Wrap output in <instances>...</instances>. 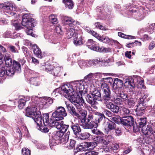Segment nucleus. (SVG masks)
Returning <instances> with one entry per match:
<instances>
[{
    "mask_svg": "<svg viewBox=\"0 0 155 155\" xmlns=\"http://www.w3.org/2000/svg\"><path fill=\"white\" fill-rule=\"evenodd\" d=\"M74 91L73 86L70 84H67L61 87V94L65 97H70V101L75 105L77 109L81 108V106L85 105V103L82 97L78 95H74L73 92Z\"/></svg>",
    "mask_w": 155,
    "mask_h": 155,
    "instance_id": "obj_1",
    "label": "nucleus"
},
{
    "mask_svg": "<svg viewBox=\"0 0 155 155\" xmlns=\"http://www.w3.org/2000/svg\"><path fill=\"white\" fill-rule=\"evenodd\" d=\"M31 15L30 14L24 15L22 16L21 24L27 28L26 33L28 35L35 37V35L33 33L32 30L31 28L35 26L36 23L34 19L31 18Z\"/></svg>",
    "mask_w": 155,
    "mask_h": 155,
    "instance_id": "obj_2",
    "label": "nucleus"
},
{
    "mask_svg": "<svg viewBox=\"0 0 155 155\" xmlns=\"http://www.w3.org/2000/svg\"><path fill=\"white\" fill-rule=\"evenodd\" d=\"M63 136L64 134L60 131H57L52 134L51 138L50 140V146L51 149H54L53 146L57 145L66 143Z\"/></svg>",
    "mask_w": 155,
    "mask_h": 155,
    "instance_id": "obj_3",
    "label": "nucleus"
},
{
    "mask_svg": "<svg viewBox=\"0 0 155 155\" xmlns=\"http://www.w3.org/2000/svg\"><path fill=\"white\" fill-rule=\"evenodd\" d=\"M49 115L48 113L45 114L43 115V121L45 126H49L51 127H54L57 129L61 128L64 122L61 120H56L52 118V117L49 120Z\"/></svg>",
    "mask_w": 155,
    "mask_h": 155,
    "instance_id": "obj_4",
    "label": "nucleus"
},
{
    "mask_svg": "<svg viewBox=\"0 0 155 155\" xmlns=\"http://www.w3.org/2000/svg\"><path fill=\"white\" fill-rule=\"evenodd\" d=\"M139 5L141 7L139 12H136L134 10H130L129 12L130 15H132V16L134 15L135 16L134 17L135 18L137 19L138 21H140L143 19L144 17L143 15L140 13L141 11L142 10L143 13H146L145 11H148L150 6H149L148 4L144 2H140Z\"/></svg>",
    "mask_w": 155,
    "mask_h": 155,
    "instance_id": "obj_5",
    "label": "nucleus"
},
{
    "mask_svg": "<svg viewBox=\"0 0 155 155\" xmlns=\"http://www.w3.org/2000/svg\"><path fill=\"white\" fill-rule=\"evenodd\" d=\"M101 89L103 92V99L105 101L113 100V97L111 95L110 90L106 83L104 82L101 83Z\"/></svg>",
    "mask_w": 155,
    "mask_h": 155,
    "instance_id": "obj_6",
    "label": "nucleus"
},
{
    "mask_svg": "<svg viewBox=\"0 0 155 155\" xmlns=\"http://www.w3.org/2000/svg\"><path fill=\"white\" fill-rule=\"evenodd\" d=\"M56 109L52 114V118L56 120H62L64 117L67 115V113L64 107H56Z\"/></svg>",
    "mask_w": 155,
    "mask_h": 155,
    "instance_id": "obj_7",
    "label": "nucleus"
},
{
    "mask_svg": "<svg viewBox=\"0 0 155 155\" xmlns=\"http://www.w3.org/2000/svg\"><path fill=\"white\" fill-rule=\"evenodd\" d=\"M141 130L144 135L151 138L152 135L155 132V126L152 124H150L147 127H145L141 128Z\"/></svg>",
    "mask_w": 155,
    "mask_h": 155,
    "instance_id": "obj_8",
    "label": "nucleus"
},
{
    "mask_svg": "<svg viewBox=\"0 0 155 155\" xmlns=\"http://www.w3.org/2000/svg\"><path fill=\"white\" fill-rule=\"evenodd\" d=\"M26 115L27 116L31 117H35V116L37 114L38 112H40L38 110L36 105H34L32 104L31 106L27 107L26 110Z\"/></svg>",
    "mask_w": 155,
    "mask_h": 155,
    "instance_id": "obj_9",
    "label": "nucleus"
},
{
    "mask_svg": "<svg viewBox=\"0 0 155 155\" xmlns=\"http://www.w3.org/2000/svg\"><path fill=\"white\" fill-rule=\"evenodd\" d=\"M146 102L140 101H138V104L137 105V108L136 110L137 115L141 116L143 115L145 111V109L147 107Z\"/></svg>",
    "mask_w": 155,
    "mask_h": 155,
    "instance_id": "obj_10",
    "label": "nucleus"
},
{
    "mask_svg": "<svg viewBox=\"0 0 155 155\" xmlns=\"http://www.w3.org/2000/svg\"><path fill=\"white\" fill-rule=\"evenodd\" d=\"M86 81L84 80H81L76 81V90L77 92H79L81 94L84 90L87 87V85Z\"/></svg>",
    "mask_w": 155,
    "mask_h": 155,
    "instance_id": "obj_11",
    "label": "nucleus"
},
{
    "mask_svg": "<svg viewBox=\"0 0 155 155\" xmlns=\"http://www.w3.org/2000/svg\"><path fill=\"white\" fill-rule=\"evenodd\" d=\"M3 8L5 13H6L12 15H14V13L13 12V11L15 10L16 6L12 2H8L5 5L3 6Z\"/></svg>",
    "mask_w": 155,
    "mask_h": 155,
    "instance_id": "obj_12",
    "label": "nucleus"
},
{
    "mask_svg": "<svg viewBox=\"0 0 155 155\" xmlns=\"http://www.w3.org/2000/svg\"><path fill=\"white\" fill-rule=\"evenodd\" d=\"M120 120L121 124L126 126L131 127L133 125L134 119L132 116H123Z\"/></svg>",
    "mask_w": 155,
    "mask_h": 155,
    "instance_id": "obj_13",
    "label": "nucleus"
},
{
    "mask_svg": "<svg viewBox=\"0 0 155 155\" xmlns=\"http://www.w3.org/2000/svg\"><path fill=\"white\" fill-rule=\"evenodd\" d=\"M123 84V82L121 80L117 78L114 79L112 84V87L114 90L115 93L116 91H120L121 90V88Z\"/></svg>",
    "mask_w": 155,
    "mask_h": 155,
    "instance_id": "obj_14",
    "label": "nucleus"
},
{
    "mask_svg": "<svg viewBox=\"0 0 155 155\" xmlns=\"http://www.w3.org/2000/svg\"><path fill=\"white\" fill-rule=\"evenodd\" d=\"M107 127L105 128L104 132L106 134H112L113 130H115L116 124L115 123L112 121L107 123Z\"/></svg>",
    "mask_w": 155,
    "mask_h": 155,
    "instance_id": "obj_15",
    "label": "nucleus"
},
{
    "mask_svg": "<svg viewBox=\"0 0 155 155\" xmlns=\"http://www.w3.org/2000/svg\"><path fill=\"white\" fill-rule=\"evenodd\" d=\"M147 118L144 117L143 118H140L138 120L139 126H134V130L135 131H139L140 130V129L141 128H143L145 127V126L146 124Z\"/></svg>",
    "mask_w": 155,
    "mask_h": 155,
    "instance_id": "obj_16",
    "label": "nucleus"
},
{
    "mask_svg": "<svg viewBox=\"0 0 155 155\" xmlns=\"http://www.w3.org/2000/svg\"><path fill=\"white\" fill-rule=\"evenodd\" d=\"M129 85V91L130 92H132L135 93L136 92L135 90L136 88L135 85L134 84V80L133 78H129L126 82Z\"/></svg>",
    "mask_w": 155,
    "mask_h": 155,
    "instance_id": "obj_17",
    "label": "nucleus"
},
{
    "mask_svg": "<svg viewBox=\"0 0 155 155\" xmlns=\"http://www.w3.org/2000/svg\"><path fill=\"white\" fill-rule=\"evenodd\" d=\"M87 45L88 48L93 51H97L98 46L97 45V43L92 39H89L86 43Z\"/></svg>",
    "mask_w": 155,
    "mask_h": 155,
    "instance_id": "obj_18",
    "label": "nucleus"
},
{
    "mask_svg": "<svg viewBox=\"0 0 155 155\" xmlns=\"http://www.w3.org/2000/svg\"><path fill=\"white\" fill-rule=\"evenodd\" d=\"M66 106V107L68 109V111L73 116H76L77 117H79V114L77 112L74 107L72 105L68 104V103L65 102Z\"/></svg>",
    "mask_w": 155,
    "mask_h": 155,
    "instance_id": "obj_19",
    "label": "nucleus"
},
{
    "mask_svg": "<svg viewBox=\"0 0 155 155\" xmlns=\"http://www.w3.org/2000/svg\"><path fill=\"white\" fill-rule=\"evenodd\" d=\"M30 99V97L28 96L26 97H23L20 98L18 102V108L20 109H22L25 106L26 102L29 101Z\"/></svg>",
    "mask_w": 155,
    "mask_h": 155,
    "instance_id": "obj_20",
    "label": "nucleus"
},
{
    "mask_svg": "<svg viewBox=\"0 0 155 155\" xmlns=\"http://www.w3.org/2000/svg\"><path fill=\"white\" fill-rule=\"evenodd\" d=\"M35 117H33L32 118L38 126H40L41 125H42V123L44 124L43 119L42 120L40 112H38L37 114L35 116Z\"/></svg>",
    "mask_w": 155,
    "mask_h": 155,
    "instance_id": "obj_21",
    "label": "nucleus"
},
{
    "mask_svg": "<svg viewBox=\"0 0 155 155\" xmlns=\"http://www.w3.org/2000/svg\"><path fill=\"white\" fill-rule=\"evenodd\" d=\"M74 38L73 43L75 46H78L83 44V39L81 34H79V35H77Z\"/></svg>",
    "mask_w": 155,
    "mask_h": 155,
    "instance_id": "obj_22",
    "label": "nucleus"
},
{
    "mask_svg": "<svg viewBox=\"0 0 155 155\" xmlns=\"http://www.w3.org/2000/svg\"><path fill=\"white\" fill-rule=\"evenodd\" d=\"M79 32V31L74 28H70L67 33L68 37L69 38H71L72 37L74 38L79 35L78 34Z\"/></svg>",
    "mask_w": 155,
    "mask_h": 155,
    "instance_id": "obj_23",
    "label": "nucleus"
},
{
    "mask_svg": "<svg viewBox=\"0 0 155 155\" xmlns=\"http://www.w3.org/2000/svg\"><path fill=\"white\" fill-rule=\"evenodd\" d=\"M91 95L93 96L94 98L96 100L102 101V99L101 97V93L98 90H95L91 91Z\"/></svg>",
    "mask_w": 155,
    "mask_h": 155,
    "instance_id": "obj_24",
    "label": "nucleus"
},
{
    "mask_svg": "<svg viewBox=\"0 0 155 155\" xmlns=\"http://www.w3.org/2000/svg\"><path fill=\"white\" fill-rule=\"evenodd\" d=\"M86 101L88 103L91 104L92 106L94 107L95 108H96L97 107L95 106V104L97 103V102L96 101L95 99L94 98V97L93 96H92L91 93V94H87L86 97Z\"/></svg>",
    "mask_w": 155,
    "mask_h": 155,
    "instance_id": "obj_25",
    "label": "nucleus"
},
{
    "mask_svg": "<svg viewBox=\"0 0 155 155\" xmlns=\"http://www.w3.org/2000/svg\"><path fill=\"white\" fill-rule=\"evenodd\" d=\"M86 122L84 125V127L86 129H92L93 127H97L98 126L97 123L95 121H85Z\"/></svg>",
    "mask_w": 155,
    "mask_h": 155,
    "instance_id": "obj_26",
    "label": "nucleus"
},
{
    "mask_svg": "<svg viewBox=\"0 0 155 155\" xmlns=\"http://www.w3.org/2000/svg\"><path fill=\"white\" fill-rule=\"evenodd\" d=\"M74 134L77 136L80 135L81 132V130L78 124L75 125L73 124L71 126Z\"/></svg>",
    "mask_w": 155,
    "mask_h": 155,
    "instance_id": "obj_27",
    "label": "nucleus"
},
{
    "mask_svg": "<svg viewBox=\"0 0 155 155\" xmlns=\"http://www.w3.org/2000/svg\"><path fill=\"white\" fill-rule=\"evenodd\" d=\"M33 52L35 54L40 58H42L43 56L41 55V50L36 45H33L32 46Z\"/></svg>",
    "mask_w": 155,
    "mask_h": 155,
    "instance_id": "obj_28",
    "label": "nucleus"
},
{
    "mask_svg": "<svg viewBox=\"0 0 155 155\" xmlns=\"http://www.w3.org/2000/svg\"><path fill=\"white\" fill-rule=\"evenodd\" d=\"M94 140L97 142V145L98 143H101L105 145H107V142L104 139L103 137L96 136L94 138Z\"/></svg>",
    "mask_w": 155,
    "mask_h": 155,
    "instance_id": "obj_29",
    "label": "nucleus"
},
{
    "mask_svg": "<svg viewBox=\"0 0 155 155\" xmlns=\"http://www.w3.org/2000/svg\"><path fill=\"white\" fill-rule=\"evenodd\" d=\"M64 22L65 25H75L78 22L75 21L73 19L70 17H65L64 18Z\"/></svg>",
    "mask_w": 155,
    "mask_h": 155,
    "instance_id": "obj_30",
    "label": "nucleus"
},
{
    "mask_svg": "<svg viewBox=\"0 0 155 155\" xmlns=\"http://www.w3.org/2000/svg\"><path fill=\"white\" fill-rule=\"evenodd\" d=\"M62 70V68L57 66L54 68H52V73L51 74L56 77L60 76L61 75V71Z\"/></svg>",
    "mask_w": 155,
    "mask_h": 155,
    "instance_id": "obj_31",
    "label": "nucleus"
},
{
    "mask_svg": "<svg viewBox=\"0 0 155 155\" xmlns=\"http://www.w3.org/2000/svg\"><path fill=\"white\" fill-rule=\"evenodd\" d=\"M95 122L97 123H100L103 119V118L105 117L104 115L103 114L97 112L95 113Z\"/></svg>",
    "mask_w": 155,
    "mask_h": 155,
    "instance_id": "obj_32",
    "label": "nucleus"
},
{
    "mask_svg": "<svg viewBox=\"0 0 155 155\" xmlns=\"http://www.w3.org/2000/svg\"><path fill=\"white\" fill-rule=\"evenodd\" d=\"M85 145L86 147L87 148H90L91 149H93L97 146V142L94 141L89 142H84L83 143Z\"/></svg>",
    "mask_w": 155,
    "mask_h": 155,
    "instance_id": "obj_33",
    "label": "nucleus"
},
{
    "mask_svg": "<svg viewBox=\"0 0 155 155\" xmlns=\"http://www.w3.org/2000/svg\"><path fill=\"white\" fill-rule=\"evenodd\" d=\"M4 60L6 67H9L12 64V59L9 54L6 55L4 57Z\"/></svg>",
    "mask_w": 155,
    "mask_h": 155,
    "instance_id": "obj_34",
    "label": "nucleus"
},
{
    "mask_svg": "<svg viewBox=\"0 0 155 155\" xmlns=\"http://www.w3.org/2000/svg\"><path fill=\"white\" fill-rule=\"evenodd\" d=\"M13 66L15 71L19 73L21 71V68L20 63L15 60L13 61Z\"/></svg>",
    "mask_w": 155,
    "mask_h": 155,
    "instance_id": "obj_35",
    "label": "nucleus"
},
{
    "mask_svg": "<svg viewBox=\"0 0 155 155\" xmlns=\"http://www.w3.org/2000/svg\"><path fill=\"white\" fill-rule=\"evenodd\" d=\"M63 2L66 8L69 9H72L73 8L74 3L72 0H63Z\"/></svg>",
    "mask_w": 155,
    "mask_h": 155,
    "instance_id": "obj_36",
    "label": "nucleus"
},
{
    "mask_svg": "<svg viewBox=\"0 0 155 155\" xmlns=\"http://www.w3.org/2000/svg\"><path fill=\"white\" fill-rule=\"evenodd\" d=\"M115 93L117 96L120 97L121 99H123L125 101L127 99V95L126 94H124L121 90L116 91H115Z\"/></svg>",
    "mask_w": 155,
    "mask_h": 155,
    "instance_id": "obj_37",
    "label": "nucleus"
},
{
    "mask_svg": "<svg viewBox=\"0 0 155 155\" xmlns=\"http://www.w3.org/2000/svg\"><path fill=\"white\" fill-rule=\"evenodd\" d=\"M127 105L129 108H132L135 104L136 101L133 98H130L127 99Z\"/></svg>",
    "mask_w": 155,
    "mask_h": 155,
    "instance_id": "obj_38",
    "label": "nucleus"
},
{
    "mask_svg": "<svg viewBox=\"0 0 155 155\" xmlns=\"http://www.w3.org/2000/svg\"><path fill=\"white\" fill-rule=\"evenodd\" d=\"M141 93L142 95L141 97L139 99V101H140L143 102H146L147 101H148L149 100V98L148 97V94L147 93H143V94Z\"/></svg>",
    "mask_w": 155,
    "mask_h": 155,
    "instance_id": "obj_39",
    "label": "nucleus"
},
{
    "mask_svg": "<svg viewBox=\"0 0 155 155\" xmlns=\"http://www.w3.org/2000/svg\"><path fill=\"white\" fill-rule=\"evenodd\" d=\"M78 64L80 67L82 69H84L88 67L87 60H80L78 61Z\"/></svg>",
    "mask_w": 155,
    "mask_h": 155,
    "instance_id": "obj_40",
    "label": "nucleus"
},
{
    "mask_svg": "<svg viewBox=\"0 0 155 155\" xmlns=\"http://www.w3.org/2000/svg\"><path fill=\"white\" fill-rule=\"evenodd\" d=\"M38 80V78H31L30 79L31 84L35 86H38L40 84Z\"/></svg>",
    "mask_w": 155,
    "mask_h": 155,
    "instance_id": "obj_41",
    "label": "nucleus"
},
{
    "mask_svg": "<svg viewBox=\"0 0 155 155\" xmlns=\"http://www.w3.org/2000/svg\"><path fill=\"white\" fill-rule=\"evenodd\" d=\"M130 112V110L125 107H122L120 110V114L124 116L129 115Z\"/></svg>",
    "mask_w": 155,
    "mask_h": 155,
    "instance_id": "obj_42",
    "label": "nucleus"
},
{
    "mask_svg": "<svg viewBox=\"0 0 155 155\" xmlns=\"http://www.w3.org/2000/svg\"><path fill=\"white\" fill-rule=\"evenodd\" d=\"M82 106H81V107ZM78 112L80 114H81L83 117V118L82 119V121L85 122L86 121V117L87 115V112L84 110L81 109H78Z\"/></svg>",
    "mask_w": 155,
    "mask_h": 155,
    "instance_id": "obj_43",
    "label": "nucleus"
},
{
    "mask_svg": "<svg viewBox=\"0 0 155 155\" xmlns=\"http://www.w3.org/2000/svg\"><path fill=\"white\" fill-rule=\"evenodd\" d=\"M43 68L46 71L49 72L50 73H52L53 67L50 64H47L45 65H43Z\"/></svg>",
    "mask_w": 155,
    "mask_h": 155,
    "instance_id": "obj_44",
    "label": "nucleus"
},
{
    "mask_svg": "<svg viewBox=\"0 0 155 155\" xmlns=\"http://www.w3.org/2000/svg\"><path fill=\"white\" fill-rule=\"evenodd\" d=\"M111 101H113L115 104L117 105H122L124 103V101H122V100L121 98L118 97L113 98V100H111Z\"/></svg>",
    "mask_w": 155,
    "mask_h": 155,
    "instance_id": "obj_45",
    "label": "nucleus"
},
{
    "mask_svg": "<svg viewBox=\"0 0 155 155\" xmlns=\"http://www.w3.org/2000/svg\"><path fill=\"white\" fill-rule=\"evenodd\" d=\"M97 38L102 42L105 43H109L110 41V39L109 38L106 36H98V37H97Z\"/></svg>",
    "mask_w": 155,
    "mask_h": 155,
    "instance_id": "obj_46",
    "label": "nucleus"
},
{
    "mask_svg": "<svg viewBox=\"0 0 155 155\" xmlns=\"http://www.w3.org/2000/svg\"><path fill=\"white\" fill-rule=\"evenodd\" d=\"M112 150V153L114 154V153L117 152V150L119 147V145L117 143H115L113 144L112 146H110Z\"/></svg>",
    "mask_w": 155,
    "mask_h": 155,
    "instance_id": "obj_47",
    "label": "nucleus"
},
{
    "mask_svg": "<svg viewBox=\"0 0 155 155\" xmlns=\"http://www.w3.org/2000/svg\"><path fill=\"white\" fill-rule=\"evenodd\" d=\"M40 98L36 96H33L32 97L31 100L32 101V104H37V105L38 104V102H40Z\"/></svg>",
    "mask_w": 155,
    "mask_h": 155,
    "instance_id": "obj_48",
    "label": "nucleus"
},
{
    "mask_svg": "<svg viewBox=\"0 0 155 155\" xmlns=\"http://www.w3.org/2000/svg\"><path fill=\"white\" fill-rule=\"evenodd\" d=\"M0 108L6 112H8L11 110L12 108L11 106H7V105L4 104L0 106Z\"/></svg>",
    "mask_w": 155,
    "mask_h": 155,
    "instance_id": "obj_49",
    "label": "nucleus"
},
{
    "mask_svg": "<svg viewBox=\"0 0 155 155\" xmlns=\"http://www.w3.org/2000/svg\"><path fill=\"white\" fill-rule=\"evenodd\" d=\"M80 137L81 138L84 140H85L91 136V134L88 132H84L83 133L80 134Z\"/></svg>",
    "mask_w": 155,
    "mask_h": 155,
    "instance_id": "obj_50",
    "label": "nucleus"
},
{
    "mask_svg": "<svg viewBox=\"0 0 155 155\" xmlns=\"http://www.w3.org/2000/svg\"><path fill=\"white\" fill-rule=\"evenodd\" d=\"M118 35L120 37H121L122 38H127V39H133L135 38V37L132 36L130 35H125L123 33L119 32L118 33Z\"/></svg>",
    "mask_w": 155,
    "mask_h": 155,
    "instance_id": "obj_51",
    "label": "nucleus"
},
{
    "mask_svg": "<svg viewBox=\"0 0 155 155\" xmlns=\"http://www.w3.org/2000/svg\"><path fill=\"white\" fill-rule=\"evenodd\" d=\"M15 71L13 68H9L6 70V74L8 76H11L14 74Z\"/></svg>",
    "mask_w": 155,
    "mask_h": 155,
    "instance_id": "obj_52",
    "label": "nucleus"
},
{
    "mask_svg": "<svg viewBox=\"0 0 155 155\" xmlns=\"http://www.w3.org/2000/svg\"><path fill=\"white\" fill-rule=\"evenodd\" d=\"M8 49L12 53H18V51L15 46L9 45L7 47Z\"/></svg>",
    "mask_w": 155,
    "mask_h": 155,
    "instance_id": "obj_53",
    "label": "nucleus"
},
{
    "mask_svg": "<svg viewBox=\"0 0 155 155\" xmlns=\"http://www.w3.org/2000/svg\"><path fill=\"white\" fill-rule=\"evenodd\" d=\"M110 49L109 48H106L103 47H100L98 48L97 51L98 52H108L110 51Z\"/></svg>",
    "mask_w": 155,
    "mask_h": 155,
    "instance_id": "obj_54",
    "label": "nucleus"
},
{
    "mask_svg": "<svg viewBox=\"0 0 155 155\" xmlns=\"http://www.w3.org/2000/svg\"><path fill=\"white\" fill-rule=\"evenodd\" d=\"M120 108L117 105L114 104L111 111L113 113L117 114L119 111Z\"/></svg>",
    "mask_w": 155,
    "mask_h": 155,
    "instance_id": "obj_55",
    "label": "nucleus"
},
{
    "mask_svg": "<svg viewBox=\"0 0 155 155\" xmlns=\"http://www.w3.org/2000/svg\"><path fill=\"white\" fill-rule=\"evenodd\" d=\"M49 19L54 24H56L58 23L57 18L54 15H51L50 16Z\"/></svg>",
    "mask_w": 155,
    "mask_h": 155,
    "instance_id": "obj_56",
    "label": "nucleus"
},
{
    "mask_svg": "<svg viewBox=\"0 0 155 155\" xmlns=\"http://www.w3.org/2000/svg\"><path fill=\"white\" fill-rule=\"evenodd\" d=\"M22 155H30L31 151L28 148H24L22 150Z\"/></svg>",
    "mask_w": 155,
    "mask_h": 155,
    "instance_id": "obj_57",
    "label": "nucleus"
},
{
    "mask_svg": "<svg viewBox=\"0 0 155 155\" xmlns=\"http://www.w3.org/2000/svg\"><path fill=\"white\" fill-rule=\"evenodd\" d=\"M154 30H155V23H152L149 25L148 28H147V30L149 32L152 33L153 32Z\"/></svg>",
    "mask_w": 155,
    "mask_h": 155,
    "instance_id": "obj_58",
    "label": "nucleus"
},
{
    "mask_svg": "<svg viewBox=\"0 0 155 155\" xmlns=\"http://www.w3.org/2000/svg\"><path fill=\"white\" fill-rule=\"evenodd\" d=\"M83 142L81 143L76 147V149L77 151H81L84 150V148L86 147L83 144Z\"/></svg>",
    "mask_w": 155,
    "mask_h": 155,
    "instance_id": "obj_59",
    "label": "nucleus"
},
{
    "mask_svg": "<svg viewBox=\"0 0 155 155\" xmlns=\"http://www.w3.org/2000/svg\"><path fill=\"white\" fill-rule=\"evenodd\" d=\"M69 127L68 125L64 124H63L61 126V127L60 129V130L59 131H60L64 134V133L67 130Z\"/></svg>",
    "mask_w": 155,
    "mask_h": 155,
    "instance_id": "obj_60",
    "label": "nucleus"
},
{
    "mask_svg": "<svg viewBox=\"0 0 155 155\" xmlns=\"http://www.w3.org/2000/svg\"><path fill=\"white\" fill-rule=\"evenodd\" d=\"M40 104H42L43 106H46L48 107L49 106V104L47 103V102L46 101L45 97L43 99L40 98Z\"/></svg>",
    "mask_w": 155,
    "mask_h": 155,
    "instance_id": "obj_61",
    "label": "nucleus"
},
{
    "mask_svg": "<svg viewBox=\"0 0 155 155\" xmlns=\"http://www.w3.org/2000/svg\"><path fill=\"white\" fill-rule=\"evenodd\" d=\"M76 142L73 140H70L69 147H67L69 149H71L74 147L75 146Z\"/></svg>",
    "mask_w": 155,
    "mask_h": 155,
    "instance_id": "obj_62",
    "label": "nucleus"
},
{
    "mask_svg": "<svg viewBox=\"0 0 155 155\" xmlns=\"http://www.w3.org/2000/svg\"><path fill=\"white\" fill-rule=\"evenodd\" d=\"M114 140V137L110 134L106 137V141L107 142V145L110 142H112Z\"/></svg>",
    "mask_w": 155,
    "mask_h": 155,
    "instance_id": "obj_63",
    "label": "nucleus"
},
{
    "mask_svg": "<svg viewBox=\"0 0 155 155\" xmlns=\"http://www.w3.org/2000/svg\"><path fill=\"white\" fill-rule=\"evenodd\" d=\"M114 103L110 102H106L105 104L107 108L110 109L111 111L112 108Z\"/></svg>",
    "mask_w": 155,
    "mask_h": 155,
    "instance_id": "obj_64",
    "label": "nucleus"
}]
</instances>
